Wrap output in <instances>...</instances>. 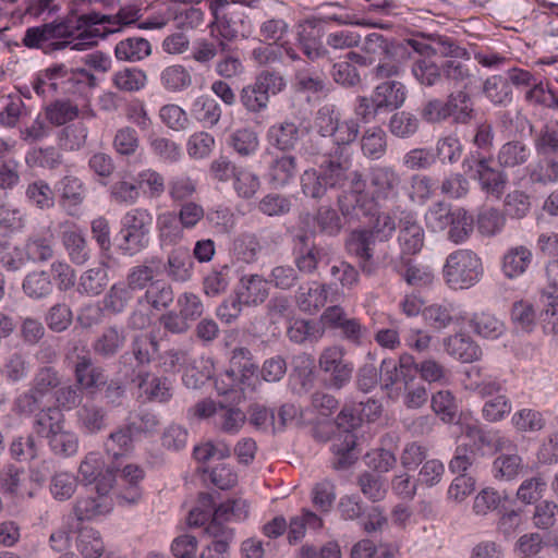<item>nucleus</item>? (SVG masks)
Segmentation results:
<instances>
[{
    "instance_id": "37",
    "label": "nucleus",
    "mask_w": 558,
    "mask_h": 558,
    "mask_svg": "<svg viewBox=\"0 0 558 558\" xmlns=\"http://www.w3.org/2000/svg\"><path fill=\"white\" fill-rule=\"evenodd\" d=\"M532 257V252L523 245L509 248L502 257L505 276L513 279L523 275L530 266Z\"/></svg>"
},
{
    "instance_id": "12",
    "label": "nucleus",
    "mask_w": 558,
    "mask_h": 558,
    "mask_svg": "<svg viewBox=\"0 0 558 558\" xmlns=\"http://www.w3.org/2000/svg\"><path fill=\"white\" fill-rule=\"evenodd\" d=\"M337 424L344 430L332 441L331 450L336 457L332 464L336 469H345L357 459L354 451L356 437L349 430L357 425V418L350 410L343 409L337 416Z\"/></svg>"
},
{
    "instance_id": "29",
    "label": "nucleus",
    "mask_w": 558,
    "mask_h": 558,
    "mask_svg": "<svg viewBox=\"0 0 558 558\" xmlns=\"http://www.w3.org/2000/svg\"><path fill=\"white\" fill-rule=\"evenodd\" d=\"M296 171V157L287 153L274 156L267 167L268 179L277 187L287 185L295 177Z\"/></svg>"
},
{
    "instance_id": "63",
    "label": "nucleus",
    "mask_w": 558,
    "mask_h": 558,
    "mask_svg": "<svg viewBox=\"0 0 558 558\" xmlns=\"http://www.w3.org/2000/svg\"><path fill=\"white\" fill-rule=\"evenodd\" d=\"M409 184L408 197L412 203L423 205L435 193V182L430 175L413 174L410 178Z\"/></svg>"
},
{
    "instance_id": "58",
    "label": "nucleus",
    "mask_w": 558,
    "mask_h": 558,
    "mask_svg": "<svg viewBox=\"0 0 558 558\" xmlns=\"http://www.w3.org/2000/svg\"><path fill=\"white\" fill-rule=\"evenodd\" d=\"M483 92L495 105L506 106L512 100L510 83L501 75H493L484 82Z\"/></svg>"
},
{
    "instance_id": "41",
    "label": "nucleus",
    "mask_w": 558,
    "mask_h": 558,
    "mask_svg": "<svg viewBox=\"0 0 558 558\" xmlns=\"http://www.w3.org/2000/svg\"><path fill=\"white\" fill-rule=\"evenodd\" d=\"M173 299L172 287L162 280H155L148 286L145 293L138 298L137 303L140 305L146 303L154 310L161 311L167 308L173 302Z\"/></svg>"
},
{
    "instance_id": "36",
    "label": "nucleus",
    "mask_w": 558,
    "mask_h": 558,
    "mask_svg": "<svg viewBox=\"0 0 558 558\" xmlns=\"http://www.w3.org/2000/svg\"><path fill=\"white\" fill-rule=\"evenodd\" d=\"M58 185L61 193V204L70 215H74L76 207L85 199L86 189L84 183L80 178L69 174L62 178Z\"/></svg>"
},
{
    "instance_id": "14",
    "label": "nucleus",
    "mask_w": 558,
    "mask_h": 558,
    "mask_svg": "<svg viewBox=\"0 0 558 558\" xmlns=\"http://www.w3.org/2000/svg\"><path fill=\"white\" fill-rule=\"evenodd\" d=\"M415 52L422 56L439 54L444 58H465L468 50L460 47L451 38L440 35H430L427 38H410L405 40Z\"/></svg>"
},
{
    "instance_id": "62",
    "label": "nucleus",
    "mask_w": 558,
    "mask_h": 558,
    "mask_svg": "<svg viewBox=\"0 0 558 558\" xmlns=\"http://www.w3.org/2000/svg\"><path fill=\"white\" fill-rule=\"evenodd\" d=\"M232 180L235 194L243 199L253 198L260 187L258 175L245 167L240 166Z\"/></svg>"
},
{
    "instance_id": "17",
    "label": "nucleus",
    "mask_w": 558,
    "mask_h": 558,
    "mask_svg": "<svg viewBox=\"0 0 558 558\" xmlns=\"http://www.w3.org/2000/svg\"><path fill=\"white\" fill-rule=\"evenodd\" d=\"M304 135V129L291 120H283L270 125L266 133L268 144L281 153H289L295 149Z\"/></svg>"
},
{
    "instance_id": "30",
    "label": "nucleus",
    "mask_w": 558,
    "mask_h": 558,
    "mask_svg": "<svg viewBox=\"0 0 558 558\" xmlns=\"http://www.w3.org/2000/svg\"><path fill=\"white\" fill-rule=\"evenodd\" d=\"M362 155L368 160L381 159L388 149V137L379 125L365 129L360 137Z\"/></svg>"
},
{
    "instance_id": "3",
    "label": "nucleus",
    "mask_w": 558,
    "mask_h": 558,
    "mask_svg": "<svg viewBox=\"0 0 558 558\" xmlns=\"http://www.w3.org/2000/svg\"><path fill=\"white\" fill-rule=\"evenodd\" d=\"M324 158L318 168L306 169L300 177L302 193L314 199L323 198L329 190L341 189L348 181L349 165Z\"/></svg>"
},
{
    "instance_id": "49",
    "label": "nucleus",
    "mask_w": 558,
    "mask_h": 558,
    "mask_svg": "<svg viewBox=\"0 0 558 558\" xmlns=\"http://www.w3.org/2000/svg\"><path fill=\"white\" fill-rule=\"evenodd\" d=\"M22 288L28 298L38 300L48 296L53 290V284L49 272L35 270L26 275Z\"/></svg>"
},
{
    "instance_id": "24",
    "label": "nucleus",
    "mask_w": 558,
    "mask_h": 558,
    "mask_svg": "<svg viewBox=\"0 0 558 558\" xmlns=\"http://www.w3.org/2000/svg\"><path fill=\"white\" fill-rule=\"evenodd\" d=\"M377 108L391 112L403 106L407 99V88L399 81H384L372 93Z\"/></svg>"
},
{
    "instance_id": "64",
    "label": "nucleus",
    "mask_w": 558,
    "mask_h": 558,
    "mask_svg": "<svg viewBox=\"0 0 558 558\" xmlns=\"http://www.w3.org/2000/svg\"><path fill=\"white\" fill-rule=\"evenodd\" d=\"M388 128L393 136L409 138L417 132L420 121L410 112L398 111L390 117Z\"/></svg>"
},
{
    "instance_id": "8",
    "label": "nucleus",
    "mask_w": 558,
    "mask_h": 558,
    "mask_svg": "<svg viewBox=\"0 0 558 558\" xmlns=\"http://www.w3.org/2000/svg\"><path fill=\"white\" fill-rule=\"evenodd\" d=\"M342 345L332 344L323 349L318 356V368L327 375V383L331 389L340 390L347 386L353 374V363L345 357Z\"/></svg>"
},
{
    "instance_id": "6",
    "label": "nucleus",
    "mask_w": 558,
    "mask_h": 558,
    "mask_svg": "<svg viewBox=\"0 0 558 558\" xmlns=\"http://www.w3.org/2000/svg\"><path fill=\"white\" fill-rule=\"evenodd\" d=\"M445 281L453 289H468L483 276L482 260L471 250H457L448 255L442 268Z\"/></svg>"
},
{
    "instance_id": "9",
    "label": "nucleus",
    "mask_w": 558,
    "mask_h": 558,
    "mask_svg": "<svg viewBox=\"0 0 558 558\" xmlns=\"http://www.w3.org/2000/svg\"><path fill=\"white\" fill-rule=\"evenodd\" d=\"M113 482L114 476L108 472L98 480V484L95 486L96 496L89 495L77 498L73 512L78 521L93 520L112 510L113 502L109 493L113 487Z\"/></svg>"
},
{
    "instance_id": "53",
    "label": "nucleus",
    "mask_w": 558,
    "mask_h": 558,
    "mask_svg": "<svg viewBox=\"0 0 558 558\" xmlns=\"http://www.w3.org/2000/svg\"><path fill=\"white\" fill-rule=\"evenodd\" d=\"M132 354L138 366L148 365L159 350V343L155 335L141 333L132 340Z\"/></svg>"
},
{
    "instance_id": "61",
    "label": "nucleus",
    "mask_w": 558,
    "mask_h": 558,
    "mask_svg": "<svg viewBox=\"0 0 558 558\" xmlns=\"http://www.w3.org/2000/svg\"><path fill=\"white\" fill-rule=\"evenodd\" d=\"M77 550L84 558H99L105 551L100 533L93 527L82 529L77 536Z\"/></svg>"
},
{
    "instance_id": "18",
    "label": "nucleus",
    "mask_w": 558,
    "mask_h": 558,
    "mask_svg": "<svg viewBox=\"0 0 558 558\" xmlns=\"http://www.w3.org/2000/svg\"><path fill=\"white\" fill-rule=\"evenodd\" d=\"M425 233L412 213H403L399 219L398 242L401 247V259L404 255H415L424 246Z\"/></svg>"
},
{
    "instance_id": "50",
    "label": "nucleus",
    "mask_w": 558,
    "mask_h": 558,
    "mask_svg": "<svg viewBox=\"0 0 558 558\" xmlns=\"http://www.w3.org/2000/svg\"><path fill=\"white\" fill-rule=\"evenodd\" d=\"M160 83L168 92H182L192 85V75L182 64H172L161 71Z\"/></svg>"
},
{
    "instance_id": "34",
    "label": "nucleus",
    "mask_w": 558,
    "mask_h": 558,
    "mask_svg": "<svg viewBox=\"0 0 558 558\" xmlns=\"http://www.w3.org/2000/svg\"><path fill=\"white\" fill-rule=\"evenodd\" d=\"M221 107L216 99L202 95L197 97L191 106L192 117L204 128H215L221 119Z\"/></svg>"
},
{
    "instance_id": "1",
    "label": "nucleus",
    "mask_w": 558,
    "mask_h": 558,
    "mask_svg": "<svg viewBox=\"0 0 558 558\" xmlns=\"http://www.w3.org/2000/svg\"><path fill=\"white\" fill-rule=\"evenodd\" d=\"M247 514L248 505L241 498L227 500L215 508L213 519L205 527V533L213 541L203 548L199 558H228L234 533L227 523L244 520Z\"/></svg>"
},
{
    "instance_id": "7",
    "label": "nucleus",
    "mask_w": 558,
    "mask_h": 558,
    "mask_svg": "<svg viewBox=\"0 0 558 558\" xmlns=\"http://www.w3.org/2000/svg\"><path fill=\"white\" fill-rule=\"evenodd\" d=\"M367 182L369 199H372V215L377 207L399 199L402 175L393 166H372L368 169Z\"/></svg>"
},
{
    "instance_id": "25",
    "label": "nucleus",
    "mask_w": 558,
    "mask_h": 558,
    "mask_svg": "<svg viewBox=\"0 0 558 558\" xmlns=\"http://www.w3.org/2000/svg\"><path fill=\"white\" fill-rule=\"evenodd\" d=\"M25 225L26 216L21 209L0 203V251L10 247L13 235L21 232Z\"/></svg>"
},
{
    "instance_id": "59",
    "label": "nucleus",
    "mask_w": 558,
    "mask_h": 558,
    "mask_svg": "<svg viewBox=\"0 0 558 558\" xmlns=\"http://www.w3.org/2000/svg\"><path fill=\"white\" fill-rule=\"evenodd\" d=\"M239 99L244 110L251 114H258L267 110L270 101L254 82L242 87Z\"/></svg>"
},
{
    "instance_id": "60",
    "label": "nucleus",
    "mask_w": 558,
    "mask_h": 558,
    "mask_svg": "<svg viewBox=\"0 0 558 558\" xmlns=\"http://www.w3.org/2000/svg\"><path fill=\"white\" fill-rule=\"evenodd\" d=\"M132 298L130 288L125 287L124 283H116L105 294L101 301L102 310L112 315L121 314Z\"/></svg>"
},
{
    "instance_id": "46",
    "label": "nucleus",
    "mask_w": 558,
    "mask_h": 558,
    "mask_svg": "<svg viewBox=\"0 0 558 558\" xmlns=\"http://www.w3.org/2000/svg\"><path fill=\"white\" fill-rule=\"evenodd\" d=\"M531 156V149L521 141L505 143L498 150L497 160L502 168H514L524 165Z\"/></svg>"
},
{
    "instance_id": "51",
    "label": "nucleus",
    "mask_w": 558,
    "mask_h": 558,
    "mask_svg": "<svg viewBox=\"0 0 558 558\" xmlns=\"http://www.w3.org/2000/svg\"><path fill=\"white\" fill-rule=\"evenodd\" d=\"M401 46L378 33L368 34L362 46V50L372 57L378 59H393Z\"/></svg>"
},
{
    "instance_id": "5",
    "label": "nucleus",
    "mask_w": 558,
    "mask_h": 558,
    "mask_svg": "<svg viewBox=\"0 0 558 558\" xmlns=\"http://www.w3.org/2000/svg\"><path fill=\"white\" fill-rule=\"evenodd\" d=\"M51 41L57 44L58 51L71 48L83 51L93 47L95 33L84 28V20L81 14L71 10L63 17L48 22Z\"/></svg>"
},
{
    "instance_id": "27",
    "label": "nucleus",
    "mask_w": 558,
    "mask_h": 558,
    "mask_svg": "<svg viewBox=\"0 0 558 558\" xmlns=\"http://www.w3.org/2000/svg\"><path fill=\"white\" fill-rule=\"evenodd\" d=\"M125 343V330L113 325L102 329L101 333L92 343V349L96 355L102 359H111L124 348Z\"/></svg>"
},
{
    "instance_id": "31",
    "label": "nucleus",
    "mask_w": 558,
    "mask_h": 558,
    "mask_svg": "<svg viewBox=\"0 0 558 558\" xmlns=\"http://www.w3.org/2000/svg\"><path fill=\"white\" fill-rule=\"evenodd\" d=\"M445 351L462 363H472L481 355L480 347L463 332L454 333L444 339Z\"/></svg>"
},
{
    "instance_id": "22",
    "label": "nucleus",
    "mask_w": 558,
    "mask_h": 558,
    "mask_svg": "<svg viewBox=\"0 0 558 558\" xmlns=\"http://www.w3.org/2000/svg\"><path fill=\"white\" fill-rule=\"evenodd\" d=\"M330 288V284L317 281L300 286L295 294L300 311L310 315L317 313L327 303Z\"/></svg>"
},
{
    "instance_id": "40",
    "label": "nucleus",
    "mask_w": 558,
    "mask_h": 558,
    "mask_svg": "<svg viewBox=\"0 0 558 558\" xmlns=\"http://www.w3.org/2000/svg\"><path fill=\"white\" fill-rule=\"evenodd\" d=\"M1 375L10 383L25 379L29 373V362L25 353L14 350L2 359Z\"/></svg>"
},
{
    "instance_id": "54",
    "label": "nucleus",
    "mask_w": 558,
    "mask_h": 558,
    "mask_svg": "<svg viewBox=\"0 0 558 558\" xmlns=\"http://www.w3.org/2000/svg\"><path fill=\"white\" fill-rule=\"evenodd\" d=\"M137 131L129 125L118 129L112 138V148L121 157H132L140 149Z\"/></svg>"
},
{
    "instance_id": "23",
    "label": "nucleus",
    "mask_w": 558,
    "mask_h": 558,
    "mask_svg": "<svg viewBox=\"0 0 558 558\" xmlns=\"http://www.w3.org/2000/svg\"><path fill=\"white\" fill-rule=\"evenodd\" d=\"M476 177L481 189L494 196L500 198L507 185V174L490 166V159L481 157L476 159Z\"/></svg>"
},
{
    "instance_id": "19",
    "label": "nucleus",
    "mask_w": 558,
    "mask_h": 558,
    "mask_svg": "<svg viewBox=\"0 0 558 558\" xmlns=\"http://www.w3.org/2000/svg\"><path fill=\"white\" fill-rule=\"evenodd\" d=\"M360 125L356 120L348 119L339 121L337 131L331 135L332 148L324 153V157H328L335 161L351 166L349 156L347 154L348 146L352 144L359 136Z\"/></svg>"
},
{
    "instance_id": "28",
    "label": "nucleus",
    "mask_w": 558,
    "mask_h": 558,
    "mask_svg": "<svg viewBox=\"0 0 558 558\" xmlns=\"http://www.w3.org/2000/svg\"><path fill=\"white\" fill-rule=\"evenodd\" d=\"M193 260L187 247L179 246L170 251L163 270L175 282H186L192 277Z\"/></svg>"
},
{
    "instance_id": "44",
    "label": "nucleus",
    "mask_w": 558,
    "mask_h": 558,
    "mask_svg": "<svg viewBox=\"0 0 558 558\" xmlns=\"http://www.w3.org/2000/svg\"><path fill=\"white\" fill-rule=\"evenodd\" d=\"M128 424L135 437H153L158 433L161 422L158 414L142 409L130 414Z\"/></svg>"
},
{
    "instance_id": "35",
    "label": "nucleus",
    "mask_w": 558,
    "mask_h": 558,
    "mask_svg": "<svg viewBox=\"0 0 558 558\" xmlns=\"http://www.w3.org/2000/svg\"><path fill=\"white\" fill-rule=\"evenodd\" d=\"M61 240L72 263L83 265L89 259L87 240L81 230L66 229L62 232Z\"/></svg>"
},
{
    "instance_id": "42",
    "label": "nucleus",
    "mask_w": 558,
    "mask_h": 558,
    "mask_svg": "<svg viewBox=\"0 0 558 558\" xmlns=\"http://www.w3.org/2000/svg\"><path fill=\"white\" fill-rule=\"evenodd\" d=\"M77 424L85 434H98L107 427V413L101 407L85 404L77 411Z\"/></svg>"
},
{
    "instance_id": "26",
    "label": "nucleus",
    "mask_w": 558,
    "mask_h": 558,
    "mask_svg": "<svg viewBox=\"0 0 558 558\" xmlns=\"http://www.w3.org/2000/svg\"><path fill=\"white\" fill-rule=\"evenodd\" d=\"M266 278L258 274L243 275L239 280L238 295L247 306L263 304L268 295L269 288Z\"/></svg>"
},
{
    "instance_id": "56",
    "label": "nucleus",
    "mask_w": 558,
    "mask_h": 558,
    "mask_svg": "<svg viewBox=\"0 0 558 558\" xmlns=\"http://www.w3.org/2000/svg\"><path fill=\"white\" fill-rule=\"evenodd\" d=\"M147 76L144 71L136 68H125L112 76L113 86L125 93L138 92L146 85Z\"/></svg>"
},
{
    "instance_id": "38",
    "label": "nucleus",
    "mask_w": 558,
    "mask_h": 558,
    "mask_svg": "<svg viewBox=\"0 0 558 558\" xmlns=\"http://www.w3.org/2000/svg\"><path fill=\"white\" fill-rule=\"evenodd\" d=\"M156 228L162 245L180 242L184 236V228L174 211H163L157 216Z\"/></svg>"
},
{
    "instance_id": "16",
    "label": "nucleus",
    "mask_w": 558,
    "mask_h": 558,
    "mask_svg": "<svg viewBox=\"0 0 558 558\" xmlns=\"http://www.w3.org/2000/svg\"><path fill=\"white\" fill-rule=\"evenodd\" d=\"M442 82L457 90H469L474 83V66L470 53L464 58H449L442 62Z\"/></svg>"
},
{
    "instance_id": "52",
    "label": "nucleus",
    "mask_w": 558,
    "mask_h": 558,
    "mask_svg": "<svg viewBox=\"0 0 558 558\" xmlns=\"http://www.w3.org/2000/svg\"><path fill=\"white\" fill-rule=\"evenodd\" d=\"M22 43L31 49H40L45 53L58 51V45L51 41V35L48 23L38 26L28 27L25 31Z\"/></svg>"
},
{
    "instance_id": "21",
    "label": "nucleus",
    "mask_w": 558,
    "mask_h": 558,
    "mask_svg": "<svg viewBox=\"0 0 558 558\" xmlns=\"http://www.w3.org/2000/svg\"><path fill=\"white\" fill-rule=\"evenodd\" d=\"M376 241L364 229L353 231L345 241V247L359 259V266L366 275L375 270L374 246Z\"/></svg>"
},
{
    "instance_id": "48",
    "label": "nucleus",
    "mask_w": 558,
    "mask_h": 558,
    "mask_svg": "<svg viewBox=\"0 0 558 558\" xmlns=\"http://www.w3.org/2000/svg\"><path fill=\"white\" fill-rule=\"evenodd\" d=\"M287 336L298 344L317 342L324 336V328L314 320L296 319L289 326Z\"/></svg>"
},
{
    "instance_id": "43",
    "label": "nucleus",
    "mask_w": 558,
    "mask_h": 558,
    "mask_svg": "<svg viewBox=\"0 0 558 558\" xmlns=\"http://www.w3.org/2000/svg\"><path fill=\"white\" fill-rule=\"evenodd\" d=\"M227 144L239 156L248 157L254 155L259 147L257 132L252 128L243 126L234 130L228 137Z\"/></svg>"
},
{
    "instance_id": "15",
    "label": "nucleus",
    "mask_w": 558,
    "mask_h": 558,
    "mask_svg": "<svg viewBox=\"0 0 558 558\" xmlns=\"http://www.w3.org/2000/svg\"><path fill=\"white\" fill-rule=\"evenodd\" d=\"M130 380L143 391L148 401L166 403L173 396L172 383L167 377H159L141 369L136 373L134 372Z\"/></svg>"
},
{
    "instance_id": "2",
    "label": "nucleus",
    "mask_w": 558,
    "mask_h": 558,
    "mask_svg": "<svg viewBox=\"0 0 558 558\" xmlns=\"http://www.w3.org/2000/svg\"><path fill=\"white\" fill-rule=\"evenodd\" d=\"M33 430L37 436L47 439L56 456L69 458L78 450V437L65 427V416L58 408L40 410L35 415Z\"/></svg>"
},
{
    "instance_id": "57",
    "label": "nucleus",
    "mask_w": 558,
    "mask_h": 558,
    "mask_svg": "<svg viewBox=\"0 0 558 558\" xmlns=\"http://www.w3.org/2000/svg\"><path fill=\"white\" fill-rule=\"evenodd\" d=\"M245 421L246 415L239 408L228 407L221 403L214 425L223 433L236 434L243 427Z\"/></svg>"
},
{
    "instance_id": "11",
    "label": "nucleus",
    "mask_w": 558,
    "mask_h": 558,
    "mask_svg": "<svg viewBox=\"0 0 558 558\" xmlns=\"http://www.w3.org/2000/svg\"><path fill=\"white\" fill-rule=\"evenodd\" d=\"M350 190L338 198L341 214L350 219H359L360 213L364 216L372 215V199L369 192H365L366 181L360 171L348 173Z\"/></svg>"
},
{
    "instance_id": "4",
    "label": "nucleus",
    "mask_w": 558,
    "mask_h": 558,
    "mask_svg": "<svg viewBox=\"0 0 558 558\" xmlns=\"http://www.w3.org/2000/svg\"><path fill=\"white\" fill-rule=\"evenodd\" d=\"M153 215L146 208H132L121 219L119 250L128 256H133L149 244V233Z\"/></svg>"
},
{
    "instance_id": "55",
    "label": "nucleus",
    "mask_w": 558,
    "mask_h": 558,
    "mask_svg": "<svg viewBox=\"0 0 558 558\" xmlns=\"http://www.w3.org/2000/svg\"><path fill=\"white\" fill-rule=\"evenodd\" d=\"M470 326L475 333L489 339H496L505 331L504 323L486 312L474 314L470 320Z\"/></svg>"
},
{
    "instance_id": "45",
    "label": "nucleus",
    "mask_w": 558,
    "mask_h": 558,
    "mask_svg": "<svg viewBox=\"0 0 558 558\" xmlns=\"http://www.w3.org/2000/svg\"><path fill=\"white\" fill-rule=\"evenodd\" d=\"M114 53L121 61L136 62L151 53V46L145 38L130 37L117 44Z\"/></svg>"
},
{
    "instance_id": "13",
    "label": "nucleus",
    "mask_w": 558,
    "mask_h": 558,
    "mask_svg": "<svg viewBox=\"0 0 558 558\" xmlns=\"http://www.w3.org/2000/svg\"><path fill=\"white\" fill-rule=\"evenodd\" d=\"M324 19L308 17L296 25V39L302 52L312 61L326 58L329 54L322 41L325 35Z\"/></svg>"
},
{
    "instance_id": "47",
    "label": "nucleus",
    "mask_w": 558,
    "mask_h": 558,
    "mask_svg": "<svg viewBox=\"0 0 558 558\" xmlns=\"http://www.w3.org/2000/svg\"><path fill=\"white\" fill-rule=\"evenodd\" d=\"M134 437L135 435L131 432L129 424L119 426L108 435L104 444L105 450L117 460L132 450Z\"/></svg>"
},
{
    "instance_id": "10",
    "label": "nucleus",
    "mask_w": 558,
    "mask_h": 558,
    "mask_svg": "<svg viewBox=\"0 0 558 558\" xmlns=\"http://www.w3.org/2000/svg\"><path fill=\"white\" fill-rule=\"evenodd\" d=\"M465 441L458 445L454 454L449 462L452 473L465 474L469 468L483 456V447L489 445L487 435L476 425H468L464 432Z\"/></svg>"
},
{
    "instance_id": "39",
    "label": "nucleus",
    "mask_w": 558,
    "mask_h": 558,
    "mask_svg": "<svg viewBox=\"0 0 558 558\" xmlns=\"http://www.w3.org/2000/svg\"><path fill=\"white\" fill-rule=\"evenodd\" d=\"M449 118L456 123H469L474 117L473 102L468 90L451 92L446 99Z\"/></svg>"
},
{
    "instance_id": "33",
    "label": "nucleus",
    "mask_w": 558,
    "mask_h": 558,
    "mask_svg": "<svg viewBox=\"0 0 558 558\" xmlns=\"http://www.w3.org/2000/svg\"><path fill=\"white\" fill-rule=\"evenodd\" d=\"M84 20V28L95 33L93 47L97 45L98 38H104L108 34L120 31L121 23L117 14H100L98 12H89L81 14Z\"/></svg>"
},
{
    "instance_id": "32",
    "label": "nucleus",
    "mask_w": 558,
    "mask_h": 558,
    "mask_svg": "<svg viewBox=\"0 0 558 558\" xmlns=\"http://www.w3.org/2000/svg\"><path fill=\"white\" fill-rule=\"evenodd\" d=\"M295 240L300 245L295 248V269L298 272L313 274L324 255L323 248L313 243L310 244V238L306 234H299L295 236Z\"/></svg>"
},
{
    "instance_id": "20",
    "label": "nucleus",
    "mask_w": 558,
    "mask_h": 558,
    "mask_svg": "<svg viewBox=\"0 0 558 558\" xmlns=\"http://www.w3.org/2000/svg\"><path fill=\"white\" fill-rule=\"evenodd\" d=\"M74 376L81 389L89 395L96 393L107 384L105 369L94 365L93 359L88 354L77 355Z\"/></svg>"
}]
</instances>
